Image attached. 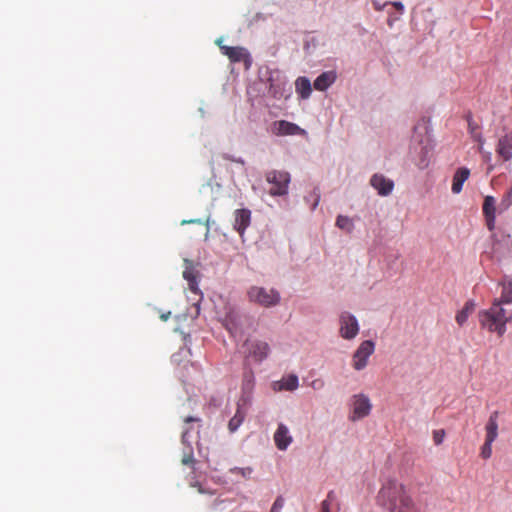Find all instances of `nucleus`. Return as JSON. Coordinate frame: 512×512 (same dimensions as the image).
I'll use <instances>...</instances> for the list:
<instances>
[{"instance_id":"12","label":"nucleus","mask_w":512,"mask_h":512,"mask_svg":"<svg viewBox=\"0 0 512 512\" xmlns=\"http://www.w3.org/2000/svg\"><path fill=\"white\" fill-rule=\"evenodd\" d=\"M483 214L487 228L492 231L495 228L496 200L493 196H486L483 203Z\"/></svg>"},{"instance_id":"30","label":"nucleus","mask_w":512,"mask_h":512,"mask_svg":"<svg viewBox=\"0 0 512 512\" xmlns=\"http://www.w3.org/2000/svg\"><path fill=\"white\" fill-rule=\"evenodd\" d=\"M253 374L251 372H246L243 377V389H251L253 386Z\"/></svg>"},{"instance_id":"13","label":"nucleus","mask_w":512,"mask_h":512,"mask_svg":"<svg viewBox=\"0 0 512 512\" xmlns=\"http://www.w3.org/2000/svg\"><path fill=\"white\" fill-rule=\"evenodd\" d=\"M251 222V211L248 209H237L234 212V229L240 234L242 237L246 228L250 225Z\"/></svg>"},{"instance_id":"8","label":"nucleus","mask_w":512,"mask_h":512,"mask_svg":"<svg viewBox=\"0 0 512 512\" xmlns=\"http://www.w3.org/2000/svg\"><path fill=\"white\" fill-rule=\"evenodd\" d=\"M371 408V402L366 395H354L352 400V415L350 416V420L357 421L368 416L371 412Z\"/></svg>"},{"instance_id":"40","label":"nucleus","mask_w":512,"mask_h":512,"mask_svg":"<svg viewBox=\"0 0 512 512\" xmlns=\"http://www.w3.org/2000/svg\"><path fill=\"white\" fill-rule=\"evenodd\" d=\"M374 7L376 10H379V11L383 9V6H380V4H378L376 2L374 3Z\"/></svg>"},{"instance_id":"16","label":"nucleus","mask_w":512,"mask_h":512,"mask_svg":"<svg viewBox=\"0 0 512 512\" xmlns=\"http://www.w3.org/2000/svg\"><path fill=\"white\" fill-rule=\"evenodd\" d=\"M183 277L188 282V286L191 292L198 294L200 292L198 287V272L193 267L192 263L185 260V270L183 271Z\"/></svg>"},{"instance_id":"6","label":"nucleus","mask_w":512,"mask_h":512,"mask_svg":"<svg viewBox=\"0 0 512 512\" xmlns=\"http://www.w3.org/2000/svg\"><path fill=\"white\" fill-rule=\"evenodd\" d=\"M340 335L342 338L351 340L354 339L359 333L358 321L349 312H343L340 315Z\"/></svg>"},{"instance_id":"2","label":"nucleus","mask_w":512,"mask_h":512,"mask_svg":"<svg viewBox=\"0 0 512 512\" xmlns=\"http://www.w3.org/2000/svg\"><path fill=\"white\" fill-rule=\"evenodd\" d=\"M478 317L482 328L495 332L500 337L505 334L506 324L512 318L498 300H494L489 309L480 311Z\"/></svg>"},{"instance_id":"35","label":"nucleus","mask_w":512,"mask_h":512,"mask_svg":"<svg viewBox=\"0 0 512 512\" xmlns=\"http://www.w3.org/2000/svg\"><path fill=\"white\" fill-rule=\"evenodd\" d=\"M193 223L202 224V220L201 219H191V220H182L181 221V225L193 224Z\"/></svg>"},{"instance_id":"5","label":"nucleus","mask_w":512,"mask_h":512,"mask_svg":"<svg viewBox=\"0 0 512 512\" xmlns=\"http://www.w3.org/2000/svg\"><path fill=\"white\" fill-rule=\"evenodd\" d=\"M375 344L371 340L363 341L352 357V366L355 370H363L367 364L369 357L374 353Z\"/></svg>"},{"instance_id":"29","label":"nucleus","mask_w":512,"mask_h":512,"mask_svg":"<svg viewBox=\"0 0 512 512\" xmlns=\"http://www.w3.org/2000/svg\"><path fill=\"white\" fill-rule=\"evenodd\" d=\"M494 441L485 440L484 444L481 447L480 456L483 459H489L492 455V443Z\"/></svg>"},{"instance_id":"15","label":"nucleus","mask_w":512,"mask_h":512,"mask_svg":"<svg viewBox=\"0 0 512 512\" xmlns=\"http://www.w3.org/2000/svg\"><path fill=\"white\" fill-rule=\"evenodd\" d=\"M221 52L229 58V60L233 63L247 61L249 59V54L247 50L243 47H230L225 45H220Z\"/></svg>"},{"instance_id":"23","label":"nucleus","mask_w":512,"mask_h":512,"mask_svg":"<svg viewBox=\"0 0 512 512\" xmlns=\"http://www.w3.org/2000/svg\"><path fill=\"white\" fill-rule=\"evenodd\" d=\"M475 309V303L469 300L464 307L456 314L455 320L459 326H463Z\"/></svg>"},{"instance_id":"32","label":"nucleus","mask_w":512,"mask_h":512,"mask_svg":"<svg viewBox=\"0 0 512 512\" xmlns=\"http://www.w3.org/2000/svg\"><path fill=\"white\" fill-rule=\"evenodd\" d=\"M283 506H284V499L281 496H279L274 501L270 512H281L283 509Z\"/></svg>"},{"instance_id":"20","label":"nucleus","mask_w":512,"mask_h":512,"mask_svg":"<svg viewBox=\"0 0 512 512\" xmlns=\"http://www.w3.org/2000/svg\"><path fill=\"white\" fill-rule=\"evenodd\" d=\"M486 437L485 440L495 441L498 436V412L494 411L488 419L485 426Z\"/></svg>"},{"instance_id":"26","label":"nucleus","mask_w":512,"mask_h":512,"mask_svg":"<svg viewBox=\"0 0 512 512\" xmlns=\"http://www.w3.org/2000/svg\"><path fill=\"white\" fill-rule=\"evenodd\" d=\"M299 381L298 377L294 374H291L287 376L286 378H283L281 381L280 389H284L287 391H294L298 388Z\"/></svg>"},{"instance_id":"18","label":"nucleus","mask_w":512,"mask_h":512,"mask_svg":"<svg viewBox=\"0 0 512 512\" xmlns=\"http://www.w3.org/2000/svg\"><path fill=\"white\" fill-rule=\"evenodd\" d=\"M469 176L470 170L467 167H460L455 171L451 186V190L454 194H459L462 191L463 184Z\"/></svg>"},{"instance_id":"38","label":"nucleus","mask_w":512,"mask_h":512,"mask_svg":"<svg viewBox=\"0 0 512 512\" xmlns=\"http://www.w3.org/2000/svg\"><path fill=\"white\" fill-rule=\"evenodd\" d=\"M170 315H171V312L168 311L167 313L161 314L160 318H161L162 321H167L169 319Z\"/></svg>"},{"instance_id":"27","label":"nucleus","mask_w":512,"mask_h":512,"mask_svg":"<svg viewBox=\"0 0 512 512\" xmlns=\"http://www.w3.org/2000/svg\"><path fill=\"white\" fill-rule=\"evenodd\" d=\"M336 226L341 230H345L348 233H351L354 229L352 219L344 215H338L336 219Z\"/></svg>"},{"instance_id":"25","label":"nucleus","mask_w":512,"mask_h":512,"mask_svg":"<svg viewBox=\"0 0 512 512\" xmlns=\"http://www.w3.org/2000/svg\"><path fill=\"white\" fill-rule=\"evenodd\" d=\"M244 418H245V413H244V411H242V409L238 405L235 415L230 419V421L228 423L229 431L232 433L235 432L240 427L242 422L244 421Z\"/></svg>"},{"instance_id":"19","label":"nucleus","mask_w":512,"mask_h":512,"mask_svg":"<svg viewBox=\"0 0 512 512\" xmlns=\"http://www.w3.org/2000/svg\"><path fill=\"white\" fill-rule=\"evenodd\" d=\"M337 78L335 71H326L320 74L314 81V88L318 91H325Z\"/></svg>"},{"instance_id":"10","label":"nucleus","mask_w":512,"mask_h":512,"mask_svg":"<svg viewBox=\"0 0 512 512\" xmlns=\"http://www.w3.org/2000/svg\"><path fill=\"white\" fill-rule=\"evenodd\" d=\"M270 132L275 136L304 135L306 131L297 124L286 121H274L270 125Z\"/></svg>"},{"instance_id":"11","label":"nucleus","mask_w":512,"mask_h":512,"mask_svg":"<svg viewBox=\"0 0 512 512\" xmlns=\"http://www.w3.org/2000/svg\"><path fill=\"white\" fill-rule=\"evenodd\" d=\"M370 184L381 196L389 195L394 188V182L382 174H374L370 179Z\"/></svg>"},{"instance_id":"33","label":"nucleus","mask_w":512,"mask_h":512,"mask_svg":"<svg viewBox=\"0 0 512 512\" xmlns=\"http://www.w3.org/2000/svg\"><path fill=\"white\" fill-rule=\"evenodd\" d=\"M194 461L195 459L192 452L185 454L181 460L182 464L184 465H191L194 463Z\"/></svg>"},{"instance_id":"9","label":"nucleus","mask_w":512,"mask_h":512,"mask_svg":"<svg viewBox=\"0 0 512 512\" xmlns=\"http://www.w3.org/2000/svg\"><path fill=\"white\" fill-rule=\"evenodd\" d=\"M247 347V357L256 362H262L270 353V346L262 340H249L245 343Z\"/></svg>"},{"instance_id":"7","label":"nucleus","mask_w":512,"mask_h":512,"mask_svg":"<svg viewBox=\"0 0 512 512\" xmlns=\"http://www.w3.org/2000/svg\"><path fill=\"white\" fill-rule=\"evenodd\" d=\"M413 149L417 153V157L415 158L416 166L419 169L427 168L429 166L433 150V145L431 144L429 137L421 139L418 145Z\"/></svg>"},{"instance_id":"28","label":"nucleus","mask_w":512,"mask_h":512,"mask_svg":"<svg viewBox=\"0 0 512 512\" xmlns=\"http://www.w3.org/2000/svg\"><path fill=\"white\" fill-rule=\"evenodd\" d=\"M231 474L240 475L243 478H249L253 472L251 467H234L230 469Z\"/></svg>"},{"instance_id":"14","label":"nucleus","mask_w":512,"mask_h":512,"mask_svg":"<svg viewBox=\"0 0 512 512\" xmlns=\"http://www.w3.org/2000/svg\"><path fill=\"white\" fill-rule=\"evenodd\" d=\"M292 441L293 438L289 433L288 427L280 423L274 433V442L276 447L281 451H285Z\"/></svg>"},{"instance_id":"24","label":"nucleus","mask_w":512,"mask_h":512,"mask_svg":"<svg viewBox=\"0 0 512 512\" xmlns=\"http://www.w3.org/2000/svg\"><path fill=\"white\" fill-rule=\"evenodd\" d=\"M497 300L501 301V305L504 303H506V304L512 303V278L505 279L502 282L501 297Z\"/></svg>"},{"instance_id":"22","label":"nucleus","mask_w":512,"mask_h":512,"mask_svg":"<svg viewBox=\"0 0 512 512\" xmlns=\"http://www.w3.org/2000/svg\"><path fill=\"white\" fill-rule=\"evenodd\" d=\"M339 504L333 491H330L321 503L320 512H338Z\"/></svg>"},{"instance_id":"4","label":"nucleus","mask_w":512,"mask_h":512,"mask_svg":"<svg viewBox=\"0 0 512 512\" xmlns=\"http://www.w3.org/2000/svg\"><path fill=\"white\" fill-rule=\"evenodd\" d=\"M249 300L264 307L275 306L280 301V295L275 289L252 286L248 290Z\"/></svg>"},{"instance_id":"21","label":"nucleus","mask_w":512,"mask_h":512,"mask_svg":"<svg viewBox=\"0 0 512 512\" xmlns=\"http://www.w3.org/2000/svg\"><path fill=\"white\" fill-rule=\"evenodd\" d=\"M295 89L302 99L309 98L312 92L310 80L306 77L297 78L295 82Z\"/></svg>"},{"instance_id":"1","label":"nucleus","mask_w":512,"mask_h":512,"mask_svg":"<svg viewBox=\"0 0 512 512\" xmlns=\"http://www.w3.org/2000/svg\"><path fill=\"white\" fill-rule=\"evenodd\" d=\"M376 501L387 512H419L405 485L396 479H388L382 484Z\"/></svg>"},{"instance_id":"17","label":"nucleus","mask_w":512,"mask_h":512,"mask_svg":"<svg viewBox=\"0 0 512 512\" xmlns=\"http://www.w3.org/2000/svg\"><path fill=\"white\" fill-rule=\"evenodd\" d=\"M496 152L504 161L512 159V132L499 139Z\"/></svg>"},{"instance_id":"34","label":"nucleus","mask_w":512,"mask_h":512,"mask_svg":"<svg viewBox=\"0 0 512 512\" xmlns=\"http://www.w3.org/2000/svg\"><path fill=\"white\" fill-rule=\"evenodd\" d=\"M181 353H185V354H187V353H188V354H190V350H189L188 348H187V349H181V350H180V352H179L178 354H174V355L172 356V359H173V361H174V362H177V363H179V362H180L179 355H180Z\"/></svg>"},{"instance_id":"39","label":"nucleus","mask_w":512,"mask_h":512,"mask_svg":"<svg viewBox=\"0 0 512 512\" xmlns=\"http://www.w3.org/2000/svg\"><path fill=\"white\" fill-rule=\"evenodd\" d=\"M195 421H199V419L191 417V416L184 418V422H186V423L195 422Z\"/></svg>"},{"instance_id":"3","label":"nucleus","mask_w":512,"mask_h":512,"mask_svg":"<svg viewBox=\"0 0 512 512\" xmlns=\"http://www.w3.org/2000/svg\"><path fill=\"white\" fill-rule=\"evenodd\" d=\"M266 181L272 185L269 193L272 196H284L288 193L290 174L286 171L272 170L266 173Z\"/></svg>"},{"instance_id":"31","label":"nucleus","mask_w":512,"mask_h":512,"mask_svg":"<svg viewBox=\"0 0 512 512\" xmlns=\"http://www.w3.org/2000/svg\"><path fill=\"white\" fill-rule=\"evenodd\" d=\"M445 438V431L443 429L433 431V441L436 445H440Z\"/></svg>"},{"instance_id":"37","label":"nucleus","mask_w":512,"mask_h":512,"mask_svg":"<svg viewBox=\"0 0 512 512\" xmlns=\"http://www.w3.org/2000/svg\"><path fill=\"white\" fill-rule=\"evenodd\" d=\"M323 386V382L321 380H315L312 382V387L314 389H319Z\"/></svg>"},{"instance_id":"36","label":"nucleus","mask_w":512,"mask_h":512,"mask_svg":"<svg viewBox=\"0 0 512 512\" xmlns=\"http://www.w3.org/2000/svg\"><path fill=\"white\" fill-rule=\"evenodd\" d=\"M390 4L393 5L399 12L402 13L404 11V6L401 2H391Z\"/></svg>"}]
</instances>
